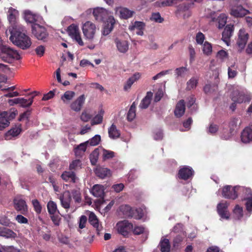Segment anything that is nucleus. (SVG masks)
<instances>
[{
	"label": "nucleus",
	"mask_w": 252,
	"mask_h": 252,
	"mask_svg": "<svg viewBox=\"0 0 252 252\" xmlns=\"http://www.w3.org/2000/svg\"><path fill=\"white\" fill-rule=\"evenodd\" d=\"M3 112L6 113L7 118H8L9 121L14 119L18 114L17 109L14 108L10 109L8 111H4Z\"/></svg>",
	"instance_id": "50"
},
{
	"label": "nucleus",
	"mask_w": 252,
	"mask_h": 252,
	"mask_svg": "<svg viewBox=\"0 0 252 252\" xmlns=\"http://www.w3.org/2000/svg\"><path fill=\"white\" fill-rule=\"evenodd\" d=\"M15 233L11 230L5 227H0V236L6 238L14 237Z\"/></svg>",
	"instance_id": "39"
},
{
	"label": "nucleus",
	"mask_w": 252,
	"mask_h": 252,
	"mask_svg": "<svg viewBox=\"0 0 252 252\" xmlns=\"http://www.w3.org/2000/svg\"><path fill=\"white\" fill-rule=\"evenodd\" d=\"M11 36L10 39L16 46L23 50H26L30 47L32 45L31 38L23 32L24 28L23 27V31L21 29L16 30H10Z\"/></svg>",
	"instance_id": "1"
},
{
	"label": "nucleus",
	"mask_w": 252,
	"mask_h": 252,
	"mask_svg": "<svg viewBox=\"0 0 252 252\" xmlns=\"http://www.w3.org/2000/svg\"><path fill=\"white\" fill-rule=\"evenodd\" d=\"M82 31L86 39L92 40L96 32L95 25L90 21H87L83 25Z\"/></svg>",
	"instance_id": "5"
},
{
	"label": "nucleus",
	"mask_w": 252,
	"mask_h": 252,
	"mask_svg": "<svg viewBox=\"0 0 252 252\" xmlns=\"http://www.w3.org/2000/svg\"><path fill=\"white\" fill-rule=\"evenodd\" d=\"M184 237L181 235H177L173 239V246L175 248H178L181 242L183 241Z\"/></svg>",
	"instance_id": "57"
},
{
	"label": "nucleus",
	"mask_w": 252,
	"mask_h": 252,
	"mask_svg": "<svg viewBox=\"0 0 252 252\" xmlns=\"http://www.w3.org/2000/svg\"><path fill=\"white\" fill-rule=\"evenodd\" d=\"M32 203L35 212L36 214H40L42 211V207L39 201L36 199H33L32 201Z\"/></svg>",
	"instance_id": "52"
},
{
	"label": "nucleus",
	"mask_w": 252,
	"mask_h": 252,
	"mask_svg": "<svg viewBox=\"0 0 252 252\" xmlns=\"http://www.w3.org/2000/svg\"><path fill=\"white\" fill-rule=\"evenodd\" d=\"M249 38V35L244 29H241L239 30L236 42V45L239 48V50L241 51L244 49Z\"/></svg>",
	"instance_id": "8"
},
{
	"label": "nucleus",
	"mask_w": 252,
	"mask_h": 252,
	"mask_svg": "<svg viewBox=\"0 0 252 252\" xmlns=\"http://www.w3.org/2000/svg\"><path fill=\"white\" fill-rule=\"evenodd\" d=\"M100 140V136L99 135H95L94 136L87 142H88V144H89L91 146H96L99 144Z\"/></svg>",
	"instance_id": "56"
},
{
	"label": "nucleus",
	"mask_w": 252,
	"mask_h": 252,
	"mask_svg": "<svg viewBox=\"0 0 252 252\" xmlns=\"http://www.w3.org/2000/svg\"><path fill=\"white\" fill-rule=\"evenodd\" d=\"M88 142L81 143L74 148V152L76 157H81L87 149Z\"/></svg>",
	"instance_id": "31"
},
{
	"label": "nucleus",
	"mask_w": 252,
	"mask_h": 252,
	"mask_svg": "<svg viewBox=\"0 0 252 252\" xmlns=\"http://www.w3.org/2000/svg\"><path fill=\"white\" fill-rule=\"evenodd\" d=\"M218 89V86L215 84H207L203 87V91L206 94H210L216 92Z\"/></svg>",
	"instance_id": "36"
},
{
	"label": "nucleus",
	"mask_w": 252,
	"mask_h": 252,
	"mask_svg": "<svg viewBox=\"0 0 252 252\" xmlns=\"http://www.w3.org/2000/svg\"><path fill=\"white\" fill-rule=\"evenodd\" d=\"M136 116V105L133 102L131 105L127 114V119L128 121L131 122Z\"/></svg>",
	"instance_id": "40"
},
{
	"label": "nucleus",
	"mask_w": 252,
	"mask_h": 252,
	"mask_svg": "<svg viewBox=\"0 0 252 252\" xmlns=\"http://www.w3.org/2000/svg\"><path fill=\"white\" fill-rule=\"evenodd\" d=\"M160 250L161 252H170L171 246L169 240L164 238L161 240L159 243Z\"/></svg>",
	"instance_id": "35"
},
{
	"label": "nucleus",
	"mask_w": 252,
	"mask_h": 252,
	"mask_svg": "<svg viewBox=\"0 0 252 252\" xmlns=\"http://www.w3.org/2000/svg\"><path fill=\"white\" fill-rule=\"evenodd\" d=\"M67 32L71 37L80 32L78 27L75 24L70 25L67 28Z\"/></svg>",
	"instance_id": "44"
},
{
	"label": "nucleus",
	"mask_w": 252,
	"mask_h": 252,
	"mask_svg": "<svg viewBox=\"0 0 252 252\" xmlns=\"http://www.w3.org/2000/svg\"><path fill=\"white\" fill-rule=\"evenodd\" d=\"M61 177L65 182H70L75 183L78 180V178L76 177L75 173L73 171H65L61 175Z\"/></svg>",
	"instance_id": "22"
},
{
	"label": "nucleus",
	"mask_w": 252,
	"mask_h": 252,
	"mask_svg": "<svg viewBox=\"0 0 252 252\" xmlns=\"http://www.w3.org/2000/svg\"><path fill=\"white\" fill-rule=\"evenodd\" d=\"M81 161L79 159H75L73 160L69 164V170L76 171L81 167Z\"/></svg>",
	"instance_id": "45"
},
{
	"label": "nucleus",
	"mask_w": 252,
	"mask_h": 252,
	"mask_svg": "<svg viewBox=\"0 0 252 252\" xmlns=\"http://www.w3.org/2000/svg\"><path fill=\"white\" fill-rule=\"evenodd\" d=\"M91 192L94 197L103 198L104 195V187L101 185H94L93 187Z\"/></svg>",
	"instance_id": "25"
},
{
	"label": "nucleus",
	"mask_w": 252,
	"mask_h": 252,
	"mask_svg": "<svg viewBox=\"0 0 252 252\" xmlns=\"http://www.w3.org/2000/svg\"><path fill=\"white\" fill-rule=\"evenodd\" d=\"M109 136L111 139H116L119 138L121 135L120 130L117 129L116 126L112 124L108 128Z\"/></svg>",
	"instance_id": "34"
},
{
	"label": "nucleus",
	"mask_w": 252,
	"mask_h": 252,
	"mask_svg": "<svg viewBox=\"0 0 252 252\" xmlns=\"http://www.w3.org/2000/svg\"><path fill=\"white\" fill-rule=\"evenodd\" d=\"M15 209L21 213L24 214L28 211V206L26 201L21 198H15L13 200Z\"/></svg>",
	"instance_id": "17"
},
{
	"label": "nucleus",
	"mask_w": 252,
	"mask_h": 252,
	"mask_svg": "<svg viewBox=\"0 0 252 252\" xmlns=\"http://www.w3.org/2000/svg\"><path fill=\"white\" fill-rule=\"evenodd\" d=\"M205 38V35L202 32H199L197 33L195 40L197 44L202 45L204 41Z\"/></svg>",
	"instance_id": "60"
},
{
	"label": "nucleus",
	"mask_w": 252,
	"mask_h": 252,
	"mask_svg": "<svg viewBox=\"0 0 252 252\" xmlns=\"http://www.w3.org/2000/svg\"><path fill=\"white\" fill-rule=\"evenodd\" d=\"M231 99L234 102L242 103L243 102H249L251 101V96L243 92L238 90L233 91L231 94Z\"/></svg>",
	"instance_id": "7"
},
{
	"label": "nucleus",
	"mask_w": 252,
	"mask_h": 252,
	"mask_svg": "<svg viewBox=\"0 0 252 252\" xmlns=\"http://www.w3.org/2000/svg\"><path fill=\"white\" fill-rule=\"evenodd\" d=\"M115 156V153L113 151L104 150L103 152V159L106 160L113 158Z\"/></svg>",
	"instance_id": "58"
},
{
	"label": "nucleus",
	"mask_w": 252,
	"mask_h": 252,
	"mask_svg": "<svg viewBox=\"0 0 252 252\" xmlns=\"http://www.w3.org/2000/svg\"><path fill=\"white\" fill-rule=\"evenodd\" d=\"M141 74L139 72L135 73L131 77H130L126 81L124 86V90L125 91H128L130 89L132 84L140 79Z\"/></svg>",
	"instance_id": "29"
},
{
	"label": "nucleus",
	"mask_w": 252,
	"mask_h": 252,
	"mask_svg": "<svg viewBox=\"0 0 252 252\" xmlns=\"http://www.w3.org/2000/svg\"><path fill=\"white\" fill-rule=\"evenodd\" d=\"M93 14L96 20L101 22L105 19L106 11L104 8L97 7L94 9Z\"/></svg>",
	"instance_id": "28"
},
{
	"label": "nucleus",
	"mask_w": 252,
	"mask_h": 252,
	"mask_svg": "<svg viewBox=\"0 0 252 252\" xmlns=\"http://www.w3.org/2000/svg\"><path fill=\"white\" fill-rule=\"evenodd\" d=\"M249 13V11L245 9L242 5L233 7L230 12V15L235 18H242Z\"/></svg>",
	"instance_id": "14"
},
{
	"label": "nucleus",
	"mask_w": 252,
	"mask_h": 252,
	"mask_svg": "<svg viewBox=\"0 0 252 252\" xmlns=\"http://www.w3.org/2000/svg\"><path fill=\"white\" fill-rule=\"evenodd\" d=\"M47 208L50 215H53L56 214V212H58V214L60 213L59 211L57 209V204L52 200H50L48 202Z\"/></svg>",
	"instance_id": "38"
},
{
	"label": "nucleus",
	"mask_w": 252,
	"mask_h": 252,
	"mask_svg": "<svg viewBox=\"0 0 252 252\" xmlns=\"http://www.w3.org/2000/svg\"><path fill=\"white\" fill-rule=\"evenodd\" d=\"M237 123H238V119L233 118L232 119L229 123L228 126L229 128V131L226 134L223 133L221 135V137L225 140L228 139L230 137H231V135L233 134V133L234 130L237 127Z\"/></svg>",
	"instance_id": "23"
},
{
	"label": "nucleus",
	"mask_w": 252,
	"mask_h": 252,
	"mask_svg": "<svg viewBox=\"0 0 252 252\" xmlns=\"http://www.w3.org/2000/svg\"><path fill=\"white\" fill-rule=\"evenodd\" d=\"M202 51L203 53L207 56L211 55L212 52L211 44L208 41H205L203 46Z\"/></svg>",
	"instance_id": "49"
},
{
	"label": "nucleus",
	"mask_w": 252,
	"mask_h": 252,
	"mask_svg": "<svg viewBox=\"0 0 252 252\" xmlns=\"http://www.w3.org/2000/svg\"><path fill=\"white\" fill-rule=\"evenodd\" d=\"M10 122L6 117V113L3 112L0 114V130L8 126Z\"/></svg>",
	"instance_id": "37"
},
{
	"label": "nucleus",
	"mask_w": 252,
	"mask_h": 252,
	"mask_svg": "<svg viewBox=\"0 0 252 252\" xmlns=\"http://www.w3.org/2000/svg\"><path fill=\"white\" fill-rule=\"evenodd\" d=\"M115 43L118 50L120 52L125 53L127 51L128 49V43L126 40L116 38L115 39Z\"/></svg>",
	"instance_id": "21"
},
{
	"label": "nucleus",
	"mask_w": 252,
	"mask_h": 252,
	"mask_svg": "<svg viewBox=\"0 0 252 252\" xmlns=\"http://www.w3.org/2000/svg\"><path fill=\"white\" fill-rule=\"evenodd\" d=\"M117 226L119 233L124 236H127L129 230L133 227L132 224L126 220L118 222Z\"/></svg>",
	"instance_id": "13"
},
{
	"label": "nucleus",
	"mask_w": 252,
	"mask_h": 252,
	"mask_svg": "<svg viewBox=\"0 0 252 252\" xmlns=\"http://www.w3.org/2000/svg\"><path fill=\"white\" fill-rule=\"evenodd\" d=\"M99 150L96 148L94 150L90 155V162L93 165H96L99 157Z\"/></svg>",
	"instance_id": "41"
},
{
	"label": "nucleus",
	"mask_w": 252,
	"mask_h": 252,
	"mask_svg": "<svg viewBox=\"0 0 252 252\" xmlns=\"http://www.w3.org/2000/svg\"><path fill=\"white\" fill-rule=\"evenodd\" d=\"M240 192H242L244 194V198H252V190L250 188L239 186V193Z\"/></svg>",
	"instance_id": "48"
},
{
	"label": "nucleus",
	"mask_w": 252,
	"mask_h": 252,
	"mask_svg": "<svg viewBox=\"0 0 252 252\" xmlns=\"http://www.w3.org/2000/svg\"><path fill=\"white\" fill-rule=\"evenodd\" d=\"M0 58L5 62L11 63L15 60L20 59V55L17 51L2 45L1 43L0 45Z\"/></svg>",
	"instance_id": "2"
},
{
	"label": "nucleus",
	"mask_w": 252,
	"mask_h": 252,
	"mask_svg": "<svg viewBox=\"0 0 252 252\" xmlns=\"http://www.w3.org/2000/svg\"><path fill=\"white\" fill-rule=\"evenodd\" d=\"M234 26L231 24H228L225 27L222 33V40L227 45L230 41V38L234 32Z\"/></svg>",
	"instance_id": "15"
},
{
	"label": "nucleus",
	"mask_w": 252,
	"mask_h": 252,
	"mask_svg": "<svg viewBox=\"0 0 252 252\" xmlns=\"http://www.w3.org/2000/svg\"><path fill=\"white\" fill-rule=\"evenodd\" d=\"M34 96L29 98V99H26L24 98H20V101L19 105L22 107H30L33 102V99Z\"/></svg>",
	"instance_id": "43"
},
{
	"label": "nucleus",
	"mask_w": 252,
	"mask_h": 252,
	"mask_svg": "<svg viewBox=\"0 0 252 252\" xmlns=\"http://www.w3.org/2000/svg\"><path fill=\"white\" fill-rule=\"evenodd\" d=\"M151 19L156 22L159 23H161L164 21L163 18L161 17L160 14L158 12L153 13Z\"/></svg>",
	"instance_id": "62"
},
{
	"label": "nucleus",
	"mask_w": 252,
	"mask_h": 252,
	"mask_svg": "<svg viewBox=\"0 0 252 252\" xmlns=\"http://www.w3.org/2000/svg\"><path fill=\"white\" fill-rule=\"evenodd\" d=\"M87 221V217L85 215H82L80 217L79 221V228L83 229L85 227L86 223Z\"/></svg>",
	"instance_id": "63"
},
{
	"label": "nucleus",
	"mask_w": 252,
	"mask_h": 252,
	"mask_svg": "<svg viewBox=\"0 0 252 252\" xmlns=\"http://www.w3.org/2000/svg\"><path fill=\"white\" fill-rule=\"evenodd\" d=\"M62 206L65 209H68L70 207L71 196L68 191L63 193L60 197Z\"/></svg>",
	"instance_id": "24"
},
{
	"label": "nucleus",
	"mask_w": 252,
	"mask_h": 252,
	"mask_svg": "<svg viewBox=\"0 0 252 252\" xmlns=\"http://www.w3.org/2000/svg\"><path fill=\"white\" fill-rule=\"evenodd\" d=\"M92 118V115L86 111H83L80 116V119L84 122H87L89 121Z\"/></svg>",
	"instance_id": "64"
},
{
	"label": "nucleus",
	"mask_w": 252,
	"mask_h": 252,
	"mask_svg": "<svg viewBox=\"0 0 252 252\" xmlns=\"http://www.w3.org/2000/svg\"><path fill=\"white\" fill-rule=\"evenodd\" d=\"M153 95V94L151 92H147L146 95L142 100L139 105V107L142 109H146L148 108L151 103Z\"/></svg>",
	"instance_id": "32"
},
{
	"label": "nucleus",
	"mask_w": 252,
	"mask_h": 252,
	"mask_svg": "<svg viewBox=\"0 0 252 252\" xmlns=\"http://www.w3.org/2000/svg\"><path fill=\"white\" fill-rule=\"evenodd\" d=\"M74 95L75 93L74 92L67 91L64 93L61 98L63 101H65V100H70L73 98Z\"/></svg>",
	"instance_id": "55"
},
{
	"label": "nucleus",
	"mask_w": 252,
	"mask_h": 252,
	"mask_svg": "<svg viewBox=\"0 0 252 252\" xmlns=\"http://www.w3.org/2000/svg\"><path fill=\"white\" fill-rule=\"evenodd\" d=\"M50 218L53 221V223L56 226H59L60 224L61 218L59 215L54 214L53 215H50Z\"/></svg>",
	"instance_id": "59"
},
{
	"label": "nucleus",
	"mask_w": 252,
	"mask_h": 252,
	"mask_svg": "<svg viewBox=\"0 0 252 252\" xmlns=\"http://www.w3.org/2000/svg\"><path fill=\"white\" fill-rule=\"evenodd\" d=\"M85 96L84 94H82L79 96L75 101H73L70 104L71 109L75 111L79 112L85 102Z\"/></svg>",
	"instance_id": "19"
},
{
	"label": "nucleus",
	"mask_w": 252,
	"mask_h": 252,
	"mask_svg": "<svg viewBox=\"0 0 252 252\" xmlns=\"http://www.w3.org/2000/svg\"><path fill=\"white\" fill-rule=\"evenodd\" d=\"M193 174L194 171L191 167L184 166L179 169L178 177L179 179L186 181L191 178Z\"/></svg>",
	"instance_id": "9"
},
{
	"label": "nucleus",
	"mask_w": 252,
	"mask_h": 252,
	"mask_svg": "<svg viewBox=\"0 0 252 252\" xmlns=\"http://www.w3.org/2000/svg\"><path fill=\"white\" fill-rule=\"evenodd\" d=\"M115 23L116 20L114 17L112 16H109L104 24L102 34L104 36L108 35L113 30Z\"/></svg>",
	"instance_id": "12"
},
{
	"label": "nucleus",
	"mask_w": 252,
	"mask_h": 252,
	"mask_svg": "<svg viewBox=\"0 0 252 252\" xmlns=\"http://www.w3.org/2000/svg\"><path fill=\"white\" fill-rule=\"evenodd\" d=\"M32 33L38 40L45 41L48 36L46 29L39 24H34L32 26Z\"/></svg>",
	"instance_id": "6"
},
{
	"label": "nucleus",
	"mask_w": 252,
	"mask_h": 252,
	"mask_svg": "<svg viewBox=\"0 0 252 252\" xmlns=\"http://www.w3.org/2000/svg\"><path fill=\"white\" fill-rule=\"evenodd\" d=\"M185 102L184 100L181 99L179 100L177 103L174 110L175 116L178 118L182 117L185 113Z\"/></svg>",
	"instance_id": "26"
},
{
	"label": "nucleus",
	"mask_w": 252,
	"mask_h": 252,
	"mask_svg": "<svg viewBox=\"0 0 252 252\" xmlns=\"http://www.w3.org/2000/svg\"><path fill=\"white\" fill-rule=\"evenodd\" d=\"M132 208L128 205H123L120 206V210L125 217L129 219Z\"/></svg>",
	"instance_id": "42"
},
{
	"label": "nucleus",
	"mask_w": 252,
	"mask_h": 252,
	"mask_svg": "<svg viewBox=\"0 0 252 252\" xmlns=\"http://www.w3.org/2000/svg\"><path fill=\"white\" fill-rule=\"evenodd\" d=\"M198 84V79L194 78H191L187 83V90H190L195 88Z\"/></svg>",
	"instance_id": "47"
},
{
	"label": "nucleus",
	"mask_w": 252,
	"mask_h": 252,
	"mask_svg": "<svg viewBox=\"0 0 252 252\" xmlns=\"http://www.w3.org/2000/svg\"><path fill=\"white\" fill-rule=\"evenodd\" d=\"M115 13L121 19L126 20L132 17L134 11L124 7H118L115 8Z\"/></svg>",
	"instance_id": "10"
},
{
	"label": "nucleus",
	"mask_w": 252,
	"mask_h": 252,
	"mask_svg": "<svg viewBox=\"0 0 252 252\" xmlns=\"http://www.w3.org/2000/svg\"><path fill=\"white\" fill-rule=\"evenodd\" d=\"M243 212L242 207L239 206L238 205H236L233 210V213L237 219H240L243 217Z\"/></svg>",
	"instance_id": "54"
},
{
	"label": "nucleus",
	"mask_w": 252,
	"mask_h": 252,
	"mask_svg": "<svg viewBox=\"0 0 252 252\" xmlns=\"http://www.w3.org/2000/svg\"><path fill=\"white\" fill-rule=\"evenodd\" d=\"M188 70L186 67H180L177 68L175 71L177 77H182L183 75Z\"/></svg>",
	"instance_id": "61"
},
{
	"label": "nucleus",
	"mask_w": 252,
	"mask_h": 252,
	"mask_svg": "<svg viewBox=\"0 0 252 252\" xmlns=\"http://www.w3.org/2000/svg\"><path fill=\"white\" fill-rule=\"evenodd\" d=\"M145 27V24L143 22L135 21L133 25L129 27V30L133 31L135 29L136 30L144 29Z\"/></svg>",
	"instance_id": "51"
},
{
	"label": "nucleus",
	"mask_w": 252,
	"mask_h": 252,
	"mask_svg": "<svg viewBox=\"0 0 252 252\" xmlns=\"http://www.w3.org/2000/svg\"><path fill=\"white\" fill-rule=\"evenodd\" d=\"M239 193V186L234 187L230 185L224 186L222 189V195L227 199L234 200L236 199Z\"/></svg>",
	"instance_id": "4"
},
{
	"label": "nucleus",
	"mask_w": 252,
	"mask_h": 252,
	"mask_svg": "<svg viewBox=\"0 0 252 252\" xmlns=\"http://www.w3.org/2000/svg\"><path fill=\"white\" fill-rule=\"evenodd\" d=\"M228 204L226 202L220 203L217 206V211L222 219L228 220L229 218V213L227 210Z\"/></svg>",
	"instance_id": "16"
},
{
	"label": "nucleus",
	"mask_w": 252,
	"mask_h": 252,
	"mask_svg": "<svg viewBox=\"0 0 252 252\" xmlns=\"http://www.w3.org/2000/svg\"><path fill=\"white\" fill-rule=\"evenodd\" d=\"M131 211V212L129 219L134 218L136 220H140L142 218L143 213H142V211L137 209H135L132 208V211Z\"/></svg>",
	"instance_id": "46"
},
{
	"label": "nucleus",
	"mask_w": 252,
	"mask_h": 252,
	"mask_svg": "<svg viewBox=\"0 0 252 252\" xmlns=\"http://www.w3.org/2000/svg\"><path fill=\"white\" fill-rule=\"evenodd\" d=\"M72 196L75 202L80 203L81 201V192L79 190L73 189L71 191Z\"/></svg>",
	"instance_id": "53"
},
{
	"label": "nucleus",
	"mask_w": 252,
	"mask_h": 252,
	"mask_svg": "<svg viewBox=\"0 0 252 252\" xmlns=\"http://www.w3.org/2000/svg\"><path fill=\"white\" fill-rule=\"evenodd\" d=\"M21 125L19 126H15L10 129L5 134V139L9 140L11 137H15L18 135L21 132Z\"/></svg>",
	"instance_id": "33"
},
{
	"label": "nucleus",
	"mask_w": 252,
	"mask_h": 252,
	"mask_svg": "<svg viewBox=\"0 0 252 252\" xmlns=\"http://www.w3.org/2000/svg\"><path fill=\"white\" fill-rule=\"evenodd\" d=\"M19 13L17 10L10 7L9 8L7 12V19L12 27L11 30H16L21 29L23 31V27L22 25L19 24L18 22Z\"/></svg>",
	"instance_id": "3"
},
{
	"label": "nucleus",
	"mask_w": 252,
	"mask_h": 252,
	"mask_svg": "<svg viewBox=\"0 0 252 252\" xmlns=\"http://www.w3.org/2000/svg\"><path fill=\"white\" fill-rule=\"evenodd\" d=\"M40 16L35 13H32L29 10L24 11V19L27 22L36 24L35 23L39 21Z\"/></svg>",
	"instance_id": "20"
},
{
	"label": "nucleus",
	"mask_w": 252,
	"mask_h": 252,
	"mask_svg": "<svg viewBox=\"0 0 252 252\" xmlns=\"http://www.w3.org/2000/svg\"><path fill=\"white\" fill-rule=\"evenodd\" d=\"M89 223L95 228L98 233L102 227L99 226L98 220L96 216L93 212L91 213L89 216Z\"/></svg>",
	"instance_id": "30"
},
{
	"label": "nucleus",
	"mask_w": 252,
	"mask_h": 252,
	"mask_svg": "<svg viewBox=\"0 0 252 252\" xmlns=\"http://www.w3.org/2000/svg\"><path fill=\"white\" fill-rule=\"evenodd\" d=\"M94 171L97 177L102 179L111 175V171L109 169L100 166H97Z\"/></svg>",
	"instance_id": "18"
},
{
	"label": "nucleus",
	"mask_w": 252,
	"mask_h": 252,
	"mask_svg": "<svg viewBox=\"0 0 252 252\" xmlns=\"http://www.w3.org/2000/svg\"><path fill=\"white\" fill-rule=\"evenodd\" d=\"M227 17L225 14L221 13L218 17H212L211 21L218 23V28L222 29L226 24Z\"/></svg>",
	"instance_id": "27"
},
{
	"label": "nucleus",
	"mask_w": 252,
	"mask_h": 252,
	"mask_svg": "<svg viewBox=\"0 0 252 252\" xmlns=\"http://www.w3.org/2000/svg\"><path fill=\"white\" fill-rule=\"evenodd\" d=\"M241 141L244 144L252 142V125L246 127L241 133Z\"/></svg>",
	"instance_id": "11"
}]
</instances>
